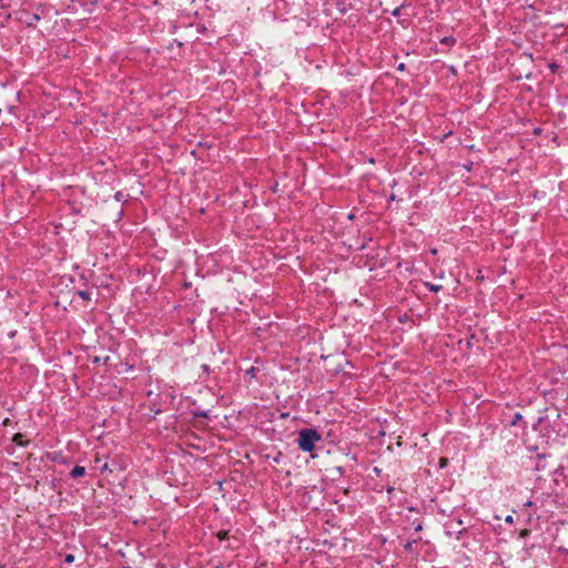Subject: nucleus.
Masks as SVG:
<instances>
[{
	"mask_svg": "<svg viewBox=\"0 0 568 568\" xmlns=\"http://www.w3.org/2000/svg\"><path fill=\"white\" fill-rule=\"evenodd\" d=\"M321 439L322 436L316 429L303 428L298 432L297 445L301 450L311 453Z\"/></svg>",
	"mask_w": 568,
	"mask_h": 568,
	"instance_id": "1",
	"label": "nucleus"
},
{
	"mask_svg": "<svg viewBox=\"0 0 568 568\" xmlns=\"http://www.w3.org/2000/svg\"><path fill=\"white\" fill-rule=\"evenodd\" d=\"M196 406V400H191L189 397L180 399V408H186L187 410L180 414L182 420H189L192 417H209V409H202Z\"/></svg>",
	"mask_w": 568,
	"mask_h": 568,
	"instance_id": "2",
	"label": "nucleus"
},
{
	"mask_svg": "<svg viewBox=\"0 0 568 568\" xmlns=\"http://www.w3.org/2000/svg\"><path fill=\"white\" fill-rule=\"evenodd\" d=\"M85 474H87V469H85V467H83V466H79V465L74 466V467L71 469V471H70V476H71L72 478H80V477L85 476Z\"/></svg>",
	"mask_w": 568,
	"mask_h": 568,
	"instance_id": "3",
	"label": "nucleus"
},
{
	"mask_svg": "<svg viewBox=\"0 0 568 568\" xmlns=\"http://www.w3.org/2000/svg\"><path fill=\"white\" fill-rule=\"evenodd\" d=\"M12 442L16 443L18 446L26 447L29 445V440L24 439V435L21 433H17L12 437Z\"/></svg>",
	"mask_w": 568,
	"mask_h": 568,
	"instance_id": "4",
	"label": "nucleus"
},
{
	"mask_svg": "<svg viewBox=\"0 0 568 568\" xmlns=\"http://www.w3.org/2000/svg\"><path fill=\"white\" fill-rule=\"evenodd\" d=\"M41 17L38 14V13H32L30 16V19L29 21H27V27L28 28H33L36 27V22L40 21Z\"/></svg>",
	"mask_w": 568,
	"mask_h": 568,
	"instance_id": "5",
	"label": "nucleus"
},
{
	"mask_svg": "<svg viewBox=\"0 0 568 568\" xmlns=\"http://www.w3.org/2000/svg\"><path fill=\"white\" fill-rule=\"evenodd\" d=\"M75 295L80 296L84 301H90L91 300V293L88 290L77 291Z\"/></svg>",
	"mask_w": 568,
	"mask_h": 568,
	"instance_id": "6",
	"label": "nucleus"
},
{
	"mask_svg": "<svg viewBox=\"0 0 568 568\" xmlns=\"http://www.w3.org/2000/svg\"><path fill=\"white\" fill-rule=\"evenodd\" d=\"M52 460L55 462V463L64 464V465H69V463H70L68 458L62 457L60 454L55 455L52 458Z\"/></svg>",
	"mask_w": 568,
	"mask_h": 568,
	"instance_id": "7",
	"label": "nucleus"
},
{
	"mask_svg": "<svg viewBox=\"0 0 568 568\" xmlns=\"http://www.w3.org/2000/svg\"><path fill=\"white\" fill-rule=\"evenodd\" d=\"M523 419V415L517 412L514 416H513V419L510 420V425L511 426H515L517 425L520 420Z\"/></svg>",
	"mask_w": 568,
	"mask_h": 568,
	"instance_id": "8",
	"label": "nucleus"
},
{
	"mask_svg": "<svg viewBox=\"0 0 568 568\" xmlns=\"http://www.w3.org/2000/svg\"><path fill=\"white\" fill-rule=\"evenodd\" d=\"M425 285L428 287L432 292H439L442 290V285L432 284L429 282H426Z\"/></svg>",
	"mask_w": 568,
	"mask_h": 568,
	"instance_id": "9",
	"label": "nucleus"
},
{
	"mask_svg": "<svg viewBox=\"0 0 568 568\" xmlns=\"http://www.w3.org/2000/svg\"><path fill=\"white\" fill-rule=\"evenodd\" d=\"M190 458L191 455L189 453L180 449V460H185L186 463H189Z\"/></svg>",
	"mask_w": 568,
	"mask_h": 568,
	"instance_id": "10",
	"label": "nucleus"
},
{
	"mask_svg": "<svg viewBox=\"0 0 568 568\" xmlns=\"http://www.w3.org/2000/svg\"><path fill=\"white\" fill-rule=\"evenodd\" d=\"M416 541L415 540H408L406 541V544L404 545V548L406 551H412L413 550V546Z\"/></svg>",
	"mask_w": 568,
	"mask_h": 568,
	"instance_id": "11",
	"label": "nucleus"
},
{
	"mask_svg": "<svg viewBox=\"0 0 568 568\" xmlns=\"http://www.w3.org/2000/svg\"><path fill=\"white\" fill-rule=\"evenodd\" d=\"M443 43L447 44V45H452L455 43V39L453 37H445L443 40H442Z\"/></svg>",
	"mask_w": 568,
	"mask_h": 568,
	"instance_id": "12",
	"label": "nucleus"
},
{
	"mask_svg": "<svg viewBox=\"0 0 568 568\" xmlns=\"http://www.w3.org/2000/svg\"><path fill=\"white\" fill-rule=\"evenodd\" d=\"M74 555L73 554H67L64 557V562L72 564L74 561Z\"/></svg>",
	"mask_w": 568,
	"mask_h": 568,
	"instance_id": "13",
	"label": "nucleus"
},
{
	"mask_svg": "<svg viewBox=\"0 0 568 568\" xmlns=\"http://www.w3.org/2000/svg\"><path fill=\"white\" fill-rule=\"evenodd\" d=\"M92 363L94 364H100L101 363V358L99 356H95L93 359H92Z\"/></svg>",
	"mask_w": 568,
	"mask_h": 568,
	"instance_id": "14",
	"label": "nucleus"
},
{
	"mask_svg": "<svg viewBox=\"0 0 568 568\" xmlns=\"http://www.w3.org/2000/svg\"><path fill=\"white\" fill-rule=\"evenodd\" d=\"M202 369H203L204 372L209 373L210 367H209V365L203 364V365H202Z\"/></svg>",
	"mask_w": 568,
	"mask_h": 568,
	"instance_id": "15",
	"label": "nucleus"
},
{
	"mask_svg": "<svg viewBox=\"0 0 568 568\" xmlns=\"http://www.w3.org/2000/svg\"><path fill=\"white\" fill-rule=\"evenodd\" d=\"M190 483L189 481H184L183 483V487L186 488L189 487ZM189 489H183V493H186Z\"/></svg>",
	"mask_w": 568,
	"mask_h": 568,
	"instance_id": "16",
	"label": "nucleus"
},
{
	"mask_svg": "<svg viewBox=\"0 0 568 568\" xmlns=\"http://www.w3.org/2000/svg\"><path fill=\"white\" fill-rule=\"evenodd\" d=\"M386 491H387V494H392L394 491V487L393 486H388L386 488Z\"/></svg>",
	"mask_w": 568,
	"mask_h": 568,
	"instance_id": "17",
	"label": "nucleus"
},
{
	"mask_svg": "<svg viewBox=\"0 0 568 568\" xmlns=\"http://www.w3.org/2000/svg\"><path fill=\"white\" fill-rule=\"evenodd\" d=\"M397 71H404V63H399L397 67Z\"/></svg>",
	"mask_w": 568,
	"mask_h": 568,
	"instance_id": "18",
	"label": "nucleus"
},
{
	"mask_svg": "<svg viewBox=\"0 0 568 568\" xmlns=\"http://www.w3.org/2000/svg\"><path fill=\"white\" fill-rule=\"evenodd\" d=\"M513 520H514L513 516H507L505 519L506 523H513Z\"/></svg>",
	"mask_w": 568,
	"mask_h": 568,
	"instance_id": "19",
	"label": "nucleus"
},
{
	"mask_svg": "<svg viewBox=\"0 0 568 568\" xmlns=\"http://www.w3.org/2000/svg\"><path fill=\"white\" fill-rule=\"evenodd\" d=\"M423 529V526L420 524H418L416 527H415V530L416 531H420Z\"/></svg>",
	"mask_w": 568,
	"mask_h": 568,
	"instance_id": "20",
	"label": "nucleus"
},
{
	"mask_svg": "<svg viewBox=\"0 0 568 568\" xmlns=\"http://www.w3.org/2000/svg\"><path fill=\"white\" fill-rule=\"evenodd\" d=\"M121 196H122L121 192H118V193L115 194V199H116L118 201H120V200H121Z\"/></svg>",
	"mask_w": 568,
	"mask_h": 568,
	"instance_id": "21",
	"label": "nucleus"
},
{
	"mask_svg": "<svg viewBox=\"0 0 568 568\" xmlns=\"http://www.w3.org/2000/svg\"><path fill=\"white\" fill-rule=\"evenodd\" d=\"M532 505H534V503H532V501H530V500H529V501H527V503H525V506H526V507H531Z\"/></svg>",
	"mask_w": 568,
	"mask_h": 568,
	"instance_id": "22",
	"label": "nucleus"
},
{
	"mask_svg": "<svg viewBox=\"0 0 568 568\" xmlns=\"http://www.w3.org/2000/svg\"><path fill=\"white\" fill-rule=\"evenodd\" d=\"M373 470H374V473H375V474H379V473H381V469H379V468H377V467H374V469H373Z\"/></svg>",
	"mask_w": 568,
	"mask_h": 568,
	"instance_id": "23",
	"label": "nucleus"
},
{
	"mask_svg": "<svg viewBox=\"0 0 568 568\" xmlns=\"http://www.w3.org/2000/svg\"><path fill=\"white\" fill-rule=\"evenodd\" d=\"M108 361H109V356H105L102 362H103V364H106Z\"/></svg>",
	"mask_w": 568,
	"mask_h": 568,
	"instance_id": "24",
	"label": "nucleus"
},
{
	"mask_svg": "<svg viewBox=\"0 0 568 568\" xmlns=\"http://www.w3.org/2000/svg\"><path fill=\"white\" fill-rule=\"evenodd\" d=\"M172 48H173V44H172V43H170V44L168 45V49H169V50H172Z\"/></svg>",
	"mask_w": 568,
	"mask_h": 568,
	"instance_id": "25",
	"label": "nucleus"
},
{
	"mask_svg": "<svg viewBox=\"0 0 568 568\" xmlns=\"http://www.w3.org/2000/svg\"><path fill=\"white\" fill-rule=\"evenodd\" d=\"M531 77V73L526 74V79H529Z\"/></svg>",
	"mask_w": 568,
	"mask_h": 568,
	"instance_id": "26",
	"label": "nucleus"
},
{
	"mask_svg": "<svg viewBox=\"0 0 568 568\" xmlns=\"http://www.w3.org/2000/svg\"><path fill=\"white\" fill-rule=\"evenodd\" d=\"M179 505H180V506L182 505V496H180Z\"/></svg>",
	"mask_w": 568,
	"mask_h": 568,
	"instance_id": "27",
	"label": "nucleus"
}]
</instances>
